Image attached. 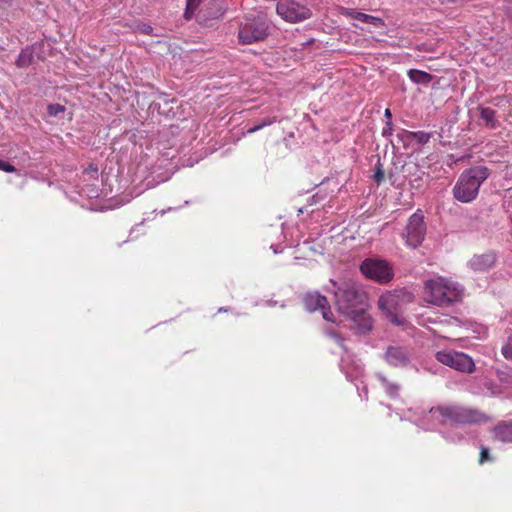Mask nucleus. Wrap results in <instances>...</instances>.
Returning <instances> with one entry per match:
<instances>
[{
  "mask_svg": "<svg viewBox=\"0 0 512 512\" xmlns=\"http://www.w3.org/2000/svg\"><path fill=\"white\" fill-rule=\"evenodd\" d=\"M407 134H413V131L402 130L400 133H398L397 136L403 142H411L412 136L407 135Z\"/></svg>",
  "mask_w": 512,
  "mask_h": 512,
  "instance_id": "nucleus-26",
  "label": "nucleus"
},
{
  "mask_svg": "<svg viewBox=\"0 0 512 512\" xmlns=\"http://www.w3.org/2000/svg\"><path fill=\"white\" fill-rule=\"evenodd\" d=\"M276 12L288 23H298L312 17L311 8L299 0H280L276 5Z\"/></svg>",
  "mask_w": 512,
  "mask_h": 512,
  "instance_id": "nucleus-7",
  "label": "nucleus"
},
{
  "mask_svg": "<svg viewBox=\"0 0 512 512\" xmlns=\"http://www.w3.org/2000/svg\"><path fill=\"white\" fill-rule=\"evenodd\" d=\"M492 431L495 439L504 443L512 442V420L499 422Z\"/></svg>",
  "mask_w": 512,
  "mask_h": 512,
  "instance_id": "nucleus-15",
  "label": "nucleus"
},
{
  "mask_svg": "<svg viewBox=\"0 0 512 512\" xmlns=\"http://www.w3.org/2000/svg\"><path fill=\"white\" fill-rule=\"evenodd\" d=\"M433 425L437 424H483L491 421L485 412L460 405H445L431 408L428 413Z\"/></svg>",
  "mask_w": 512,
  "mask_h": 512,
  "instance_id": "nucleus-2",
  "label": "nucleus"
},
{
  "mask_svg": "<svg viewBox=\"0 0 512 512\" xmlns=\"http://www.w3.org/2000/svg\"><path fill=\"white\" fill-rule=\"evenodd\" d=\"M436 359L454 370L463 373H472L475 370L473 359L463 352L455 350H442L437 352Z\"/></svg>",
  "mask_w": 512,
  "mask_h": 512,
  "instance_id": "nucleus-8",
  "label": "nucleus"
},
{
  "mask_svg": "<svg viewBox=\"0 0 512 512\" xmlns=\"http://www.w3.org/2000/svg\"><path fill=\"white\" fill-rule=\"evenodd\" d=\"M269 29L270 24L262 14H258L253 18H246V21L239 27V41L242 44H252L262 41L268 36Z\"/></svg>",
  "mask_w": 512,
  "mask_h": 512,
  "instance_id": "nucleus-6",
  "label": "nucleus"
},
{
  "mask_svg": "<svg viewBox=\"0 0 512 512\" xmlns=\"http://www.w3.org/2000/svg\"><path fill=\"white\" fill-rule=\"evenodd\" d=\"M48 114L50 116H57L60 113H63L65 111V107L61 104H50L47 108Z\"/></svg>",
  "mask_w": 512,
  "mask_h": 512,
  "instance_id": "nucleus-24",
  "label": "nucleus"
},
{
  "mask_svg": "<svg viewBox=\"0 0 512 512\" xmlns=\"http://www.w3.org/2000/svg\"><path fill=\"white\" fill-rule=\"evenodd\" d=\"M462 292L458 284L439 277L425 283L424 298L433 305L445 306L460 300Z\"/></svg>",
  "mask_w": 512,
  "mask_h": 512,
  "instance_id": "nucleus-4",
  "label": "nucleus"
},
{
  "mask_svg": "<svg viewBox=\"0 0 512 512\" xmlns=\"http://www.w3.org/2000/svg\"><path fill=\"white\" fill-rule=\"evenodd\" d=\"M361 272L368 278L379 283H388L393 278L392 266L381 259H366L360 266Z\"/></svg>",
  "mask_w": 512,
  "mask_h": 512,
  "instance_id": "nucleus-9",
  "label": "nucleus"
},
{
  "mask_svg": "<svg viewBox=\"0 0 512 512\" xmlns=\"http://www.w3.org/2000/svg\"><path fill=\"white\" fill-rule=\"evenodd\" d=\"M275 122H276V118L275 117H273V118H266V119L262 120L259 124L249 128L247 130V133L248 134L255 133V132L261 130L262 128H264L266 126H269V125H271V124H273Z\"/></svg>",
  "mask_w": 512,
  "mask_h": 512,
  "instance_id": "nucleus-22",
  "label": "nucleus"
},
{
  "mask_svg": "<svg viewBox=\"0 0 512 512\" xmlns=\"http://www.w3.org/2000/svg\"><path fill=\"white\" fill-rule=\"evenodd\" d=\"M151 30H152V28L150 26H148L147 28H145L144 32L149 33Z\"/></svg>",
  "mask_w": 512,
  "mask_h": 512,
  "instance_id": "nucleus-32",
  "label": "nucleus"
},
{
  "mask_svg": "<svg viewBox=\"0 0 512 512\" xmlns=\"http://www.w3.org/2000/svg\"><path fill=\"white\" fill-rule=\"evenodd\" d=\"M341 14L351 19L357 20L361 23L373 25L374 27H380L384 24L383 20L379 17L358 12L355 9L351 8H342Z\"/></svg>",
  "mask_w": 512,
  "mask_h": 512,
  "instance_id": "nucleus-13",
  "label": "nucleus"
},
{
  "mask_svg": "<svg viewBox=\"0 0 512 512\" xmlns=\"http://www.w3.org/2000/svg\"><path fill=\"white\" fill-rule=\"evenodd\" d=\"M383 177H384L383 172H382V171H380V170H378V171L376 172V174H375V180H376L377 182H380V181L383 179Z\"/></svg>",
  "mask_w": 512,
  "mask_h": 512,
  "instance_id": "nucleus-30",
  "label": "nucleus"
},
{
  "mask_svg": "<svg viewBox=\"0 0 512 512\" xmlns=\"http://www.w3.org/2000/svg\"><path fill=\"white\" fill-rule=\"evenodd\" d=\"M480 119L483 120L486 127L495 129L498 126L496 112L489 107H479Z\"/></svg>",
  "mask_w": 512,
  "mask_h": 512,
  "instance_id": "nucleus-16",
  "label": "nucleus"
},
{
  "mask_svg": "<svg viewBox=\"0 0 512 512\" xmlns=\"http://www.w3.org/2000/svg\"><path fill=\"white\" fill-rule=\"evenodd\" d=\"M201 1L202 0H187L186 10L184 13L186 19H190L193 16Z\"/></svg>",
  "mask_w": 512,
  "mask_h": 512,
  "instance_id": "nucleus-21",
  "label": "nucleus"
},
{
  "mask_svg": "<svg viewBox=\"0 0 512 512\" xmlns=\"http://www.w3.org/2000/svg\"><path fill=\"white\" fill-rule=\"evenodd\" d=\"M303 302L308 311L313 312L319 309L322 311V316L326 321L334 322L333 313L325 296L318 292H310L304 296Z\"/></svg>",
  "mask_w": 512,
  "mask_h": 512,
  "instance_id": "nucleus-11",
  "label": "nucleus"
},
{
  "mask_svg": "<svg viewBox=\"0 0 512 512\" xmlns=\"http://www.w3.org/2000/svg\"><path fill=\"white\" fill-rule=\"evenodd\" d=\"M487 460H489V450L486 447H482L479 462L482 464Z\"/></svg>",
  "mask_w": 512,
  "mask_h": 512,
  "instance_id": "nucleus-27",
  "label": "nucleus"
},
{
  "mask_svg": "<svg viewBox=\"0 0 512 512\" xmlns=\"http://www.w3.org/2000/svg\"><path fill=\"white\" fill-rule=\"evenodd\" d=\"M384 116L387 118L388 121H391L392 119V113L390 111V109H386L385 112H384Z\"/></svg>",
  "mask_w": 512,
  "mask_h": 512,
  "instance_id": "nucleus-31",
  "label": "nucleus"
},
{
  "mask_svg": "<svg viewBox=\"0 0 512 512\" xmlns=\"http://www.w3.org/2000/svg\"><path fill=\"white\" fill-rule=\"evenodd\" d=\"M0 170L7 172V173L16 172V168L13 165H11L9 162H6L2 159H0Z\"/></svg>",
  "mask_w": 512,
  "mask_h": 512,
  "instance_id": "nucleus-25",
  "label": "nucleus"
},
{
  "mask_svg": "<svg viewBox=\"0 0 512 512\" xmlns=\"http://www.w3.org/2000/svg\"><path fill=\"white\" fill-rule=\"evenodd\" d=\"M392 131H393L392 122L391 121H387L386 127L383 128L382 135L384 137L391 136L392 135Z\"/></svg>",
  "mask_w": 512,
  "mask_h": 512,
  "instance_id": "nucleus-28",
  "label": "nucleus"
},
{
  "mask_svg": "<svg viewBox=\"0 0 512 512\" xmlns=\"http://www.w3.org/2000/svg\"><path fill=\"white\" fill-rule=\"evenodd\" d=\"M489 177V170L484 166H475L465 170L453 187L454 198L462 203H470L476 199L479 188Z\"/></svg>",
  "mask_w": 512,
  "mask_h": 512,
  "instance_id": "nucleus-3",
  "label": "nucleus"
},
{
  "mask_svg": "<svg viewBox=\"0 0 512 512\" xmlns=\"http://www.w3.org/2000/svg\"><path fill=\"white\" fill-rule=\"evenodd\" d=\"M377 377L389 397L396 398L399 396L400 386L397 383L390 381L387 377L381 374H378Z\"/></svg>",
  "mask_w": 512,
  "mask_h": 512,
  "instance_id": "nucleus-17",
  "label": "nucleus"
},
{
  "mask_svg": "<svg viewBox=\"0 0 512 512\" xmlns=\"http://www.w3.org/2000/svg\"><path fill=\"white\" fill-rule=\"evenodd\" d=\"M506 9L510 16H512V0H507Z\"/></svg>",
  "mask_w": 512,
  "mask_h": 512,
  "instance_id": "nucleus-29",
  "label": "nucleus"
},
{
  "mask_svg": "<svg viewBox=\"0 0 512 512\" xmlns=\"http://www.w3.org/2000/svg\"><path fill=\"white\" fill-rule=\"evenodd\" d=\"M412 301V295L404 291L387 292L379 297L378 308L388 321L403 326L406 319L403 315L404 306Z\"/></svg>",
  "mask_w": 512,
  "mask_h": 512,
  "instance_id": "nucleus-5",
  "label": "nucleus"
},
{
  "mask_svg": "<svg viewBox=\"0 0 512 512\" xmlns=\"http://www.w3.org/2000/svg\"><path fill=\"white\" fill-rule=\"evenodd\" d=\"M496 262L494 253H485L481 255H474L468 265L475 272H485L492 268Z\"/></svg>",
  "mask_w": 512,
  "mask_h": 512,
  "instance_id": "nucleus-12",
  "label": "nucleus"
},
{
  "mask_svg": "<svg viewBox=\"0 0 512 512\" xmlns=\"http://www.w3.org/2000/svg\"><path fill=\"white\" fill-rule=\"evenodd\" d=\"M365 295L360 293L350 282L342 283L335 291L336 305L339 312L348 317L353 323V329L359 334H365L372 329L373 321L366 312Z\"/></svg>",
  "mask_w": 512,
  "mask_h": 512,
  "instance_id": "nucleus-1",
  "label": "nucleus"
},
{
  "mask_svg": "<svg viewBox=\"0 0 512 512\" xmlns=\"http://www.w3.org/2000/svg\"><path fill=\"white\" fill-rule=\"evenodd\" d=\"M33 61V52L29 48L23 49L16 60V65L20 68L28 67Z\"/></svg>",
  "mask_w": 512,
  "mask_h": 512,
  "instance_id": "nucleus-19",
  "label": "nucleus"
},
{
  "mask_svg": "<svg viewBox=\"0 0 512 512\" xmlns=\"http://www.w3.org/2000/svg\"><path fill=\"white\" fill-rule=\"evenodd\" d=\"M386 360L393 366H405L409 362V354L401 347H390L386 352Z\"/></svg>",
  "mask_w": 512,
  "mask_h": 512,
  "instance_id": "nucleus-14",
  "label": "nucleus"
},
{
  "mask_svg": "<svg viewBox=\"0 0 512 512\" xmlns=\"http://www.w3.org/2000/svg\"><path fill=\"white\" fill-rule=\"evenodd\" d=\"M408 76L416 84H429L433 78L431 74L417 69L409 70Z\"/></svg>",
  "mask_w": 512,
  "mask_h": 512,
  "instance_id": "nucleus-18",
  "label": "nucleus"
},
{
  "mask_svg": "<svg viewBox=\"0 0 512 512\" xmlns=\"http://www.w3.org/2000/svg\"><path fill=\"white\" fill-rule=\"evenodd\" d=\"M426 234V224L421 211L415 212L408 220L403 237L407 246L411 248L419 247Z\"/></svg>",
  "mask_w": 512,
  "mask_h": 512,
  "instance_id": "nucleus-10",
  "label": "nucleus"
},
{
  "mask_svg": "<svg viewBox=\"0 0 512 512\" xmlns=\"http://www.w3.org/2000/svg\"><path fill=\"white\" fill-rule=\"evenodd\" d=\"M502 355L507 360H512V334L507 338L501 349Z\"/></svg>",
  "mask_w": 512,
  "mask_h": 512,
  "instance_id": "nucleus-23",
  "label": "nucleus"
},
{
  "mask_svg": "<svg viewBox=\"0 0 512 512\" xmlns=\"http://www.w3.org/2000/svg\"><path fill=\"white\" fill-rule=\"evenodd\" d=\"M409 135L412 136V141H416L421 145L428 143L431 139V134L424 131H416Z\"/></svg>",
  "mask_w": 512,
  "mask_h": 512,
  "instance_id": "nucleus-20",
  "label": "nucleus"
}]
</instances>
